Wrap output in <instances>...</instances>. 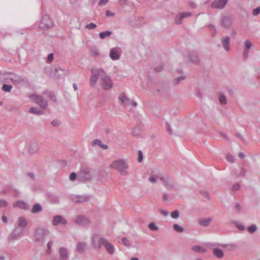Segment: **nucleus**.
<instances>
[{
	"mask_svg": "<svg viewBox=\"0 0 260 260\" xmlns=\"http://www.w3.org/2000/svg\"><path fill=\"white\" fill-rule=\"evenodd\" d=\"M248 53H249V50L244 49V51H243V56H244L245 60L247 59V58L248 57Z\"/></svg>",
	"mask_w": 260,
	"mask_h": 260,
	"instance_id": "obj_63",
	"label": "nucleus"
},
{
	"mask_svg": "<svg viewBox=\"0 0 260 260\" xmlns=\"http://www.w3.org/2000/svg\"><path fill=\"white\" fill-rule=\"evenodd\" d=\"M222 25L224 27H228L231 25V19L229 17L224 16L222 19Z\"/></svg>",
	"mask_w": 260,
	"mask_h": 260,
	"instance_id": "obj_31",
	"label": "nucleus"
},
{
	"mask_svg": "<svg viewBox=\"0 0 260 260\" xmlns=\"http://www.w3.org/2000/svg\"><path fill=\"white\" fill-rule=\"evenodd\" d=\"M90 196L87 195H73L71 197L72 201L76 203L81 204L88 201Z\"/></svg>",
	"mask_w": 260,
	"mask_h": 260,
	"instance_id": "obj_9",
	"label": "nucleus"
},
{
	"mask_svg": "<svg viewBox=\"0 0 260 260\" xmlns=\"http://www.w3.org/2000/svg\"><path fill=\"white\" fill-rule=\"evenodd\" d=\"M12 86L11 85H8L6 84H3L2 85V89L5 92H9L11 91Z\"/></svg>",
	"mask_w": 260,
	"mask_h": 260,
	"instance_id": "obj_37",
	"label": "nucleus"
},
{
	"mask_svg": "<svg viewBox=\"0 0 260 260\" xmlns=\"http://www.w3.org/2000/svg\"><path fill=\"white\" fill-rule=\"evenodd\" d=\"M22 234L23 229L16 227L9 235L8 243H13L14 241L18 240Z\"/></svg>",
	"mask_w": 260,
	"mask_h": 260,
	"instance_id": "obj_2",
	"label": "nucleus"
},
{
	"mask_svg": "<svg viewBox=\"0 0 260 260\" xmlns=\"http://www.w3.org/2000/svg\"><path fill=\"white\" fill-rule=\"evenodd\" d=\"M29 112L37 115H42L44 114V111L42 110H38V108L31 107L29 110Z\"/></svg>",
	"mask_w": 260,
	"mask_h": 260,
	"instance_id": "obj_30",
	"label": "nucleus"
},
{
	"mask_svg": "<svg viewBox=\"0 0 260 260\" xmlns=\"http://www.w3.org/2000/svg\"><path fill=\"white\" fill-rule=\"evenodd\" d=\"M59 254L62 260H66L68 256V250L66 248L61 247L59 249Z\"/></svg>",
	"mask_w": 260,
	"mask_h": 260,
	"instance_id": "obj_26",
	"label": "nucleus"
},
{
	"mask_svg": "<svg viewBox=\"0 0 260 260\" xmlns=\"http://www.w3.org/2000/svg\"><path fill=\"white\" fill-rule=\"evenodd\" d=\"M14 207H17L23 210H29L30 209V206L22 200H18L16 201L14 205Z\"/></svg>",
	"mask_w": 260,
	"mask_h": 260,
	"instance_id": "obj_15",
	"label": "nucleus"
},
{
	"mask_svg": "<svg viewBox=\"0 0 260 260\" xmlns=\"http://www.w3.org/2000/svg\"><path fill=\"white\" fill-rule=\"evenodd\" d=\"M233 223L235 225L237 228L240 231H243L245 230V226L242 224H239L236 221H234Z\"/></svg>",
	"mask_w": 260,
	"mask_h": 260,
	"instance_id": "obj_49",
	"label": "nucleus"
},
{
	"mask_svg": "<svg viewBox=\"0 0 260 260\" xmlns=\"http://www.w3.org/2000/svg\"><path fill=\"white\" fill-rule=\"evenodd\" d=\"M121 49L118 47L112 48L110 51V57L113 60H118L120 58Z\"/></svg>",
	"mask_w": 260,
	"mask_h": 260,
	"instance_id": "obj_13",
	"label": "nucleus"
},
{
	"mask_svg": "<svg viewBox=\"0 0 260 260\" xmlns=\"http://www.w3.org/2000/svg\"><path fill=\"white\" fill-rule=\"evenodd\" d=\"M78 179L81 181H87L91 179L90 169L88 168L82 167L78 175Z\"/></svg>",
	"mask_w": 260,
	"mask_h": 260,
	"instance_id": "obj_5",
	"label": "nucleus"
},
{
	"mask_svg": "<svg viewBox=\"0 0 260 260\" xmlns=\"http://www.w3.org/2000/svg\"><path fill=\"white\" fill-rule=\"evenodd\" d=\"M98 73L103 81L110 78L103 69H98Z\"/></svg>",
	"mask_w": 260,
	"mask_h": 260,
	"instance_id": "obj_25",
	"label": "nucleus"
},
{
	"mask_svg": "<svg viewBox=\"0 0 260 260\" xmlns=\"http://www.w3.org/2000/svg\"><path fill=\"white\" fill-rule=\"evenodd\" d=\"M230 38L229 37H225L221 39V43L224 49L228 51L230 50Z\"/></svg>",
	"mask_w": 260,
	"mask_h": 260,
	"instance_id": "obj_18",
	"label": "nucleus"
},
{
	"mask_svg": "<svg viewBox=\"0 0 260 260\" xmlns=\"http://www.w3.org/2000/svg\"><path fill=\"white\" fill-rule=\"evenodd\" d=\"M240 188V184L239 183L234 184L232 187L233 190H238Z\"/></svg>",
	"mask_w": 260,
	"mask_h": 260,
	"instance_id": "obj_64",
	"label": "nucleus"
},
{
	"mask_svg": "<svg viewBox=\"0 0 260 260\" xmlns=\"http://www.w3.org/2000/svg\"><path fill=\"white\" fill-rule=\"evenodd\" d=\"M128 166L123 159H119L114 161L111 165V168L116 169L122 176L128 175V172L126 170L128 168Z\"/></svg>",
	"mask_w": 260,
	"mask_h": 260,
	"instance_id": "obj_1",
	"label": "nucleus"
},
{
	"mask_svg": "<svg viewBox=\"0 0 260 260\" xmlns=\"http://www.w3.org/2000/svg\"><path fill=\"white\" fill-rule=\"evenodd\" d=\"M92 245L94 247L100 249L102 245H104L106 239L103 238H100L98 235H95L92 236Z\"/></svg>",
	"mask_w": 260,
	"mask_h": 260,
	"instance_id": "obj_8",
	"label": "nucleus"
},
{
	"mask_svg": "<svg viewBox=\"0 0 260 260\" xmlns=\"http://www.w3.org/2000/svg\"><path fill=\"white\" fill-rule=\"evenodd\" d=\"M160 181L163 182L164 186L168 190H173L174 188V181L169 176L166 175L159 178Z\"/></svg>",
	"mask_w": 260,
	"mask_h": 260,
	"instance_id": "obj_7",
	"label": "nucleus"
},
{
	"mask_svg": "<svg viewBox=\"0 0 260 260\" xmlns=\"http://www.w3.org/2000/svg\"><path fill=\"white\" fill-rule=\"evenodd\" d=\"M76 177H77L76 173H75V172H72L70 175L69 178H70V180H71V181H75L76 178Z\"/></svg>",
	"mask_w": 260,
	"mask_h": 260,
	"instance_id": "obj_56",
	"label": "nucleus"
},
{
	"mask_svg": "<svg viewBox=\"0 0 260 260\" xmlns=\"http://www.w3.org/2000/svg\"><path fill=\"white\" fill-rule=\"evenodd\" d=\"M171 216L174 219H177L179 217V212L177 210H175L171 212Z\"/></svg>",
	"mask_w": 260,
	"mask_h": 260,
	"instance_id": "obj_45",
	"label": "nucleus"
},
{
	"mask_svg": "<svg viewBox=\"0 0 260 260\" xmlns=\"http://www.w3.org/2000/svg\"><path fill=\"white\" fill-rule=\"evenodd\" d=\"M257 230V226L255 224H251L247 227V231L251 234L255 233Z\"/></svg>",
	"mask_w": 260,
	"mask_h": 260,
	"instance_id": "obj_41",
	"label": "nucleus"
},
{
	"mask_svg": "<svg viewBox=\"0 0 260 260\" xmlns=\"http://www.w3.org/2000/svg\"><path fill=\"white\" fill-rule=\"evenodd\" d=\"M42 210L43 209L41 205L39 203H36L33 205L31 212L33 214H36L41 212Z\"/></svg>",
	"mask_w": 260,
	"mask_h": 260,
	"instance_id": "obj_22",
	"label": "nucleus"
},
{
	"mask_svg": "<svg viewBox=\"0 0 260 260\" xmlns=\"http://www.w3.org/2000/svg\"><path fill=\"white\" fill-rule=\"evenodd\" d=\"M148 228L153 231H157L158 230V226L153 222H151L148 224Z\"/></svg>",
	"mask_w": 260,
	"mask_h": 260,
	"instance_id": "obj_43",
	"label": "nucleus"
},
{
	"mask_svg": "<svg viewBox=\"0 0 260 260\" xmlns=\"http://www.w3.org/2000/svg\"><path fill=\"white\" fill-rule=\"evenodd\" d=\"M108 2V0H100L99 2L98 5L100 7H102L105 5H106Z\"/></svg>",
	"mask_w": 260,
	"mask_h": 260,
	"instance_id": "obj_62",
	"label": "nucleus"
},
{
	"mask_svg": "<svg viewBox=\"0 0 260 260\" xmlns=\"http://www.w3.org/2000/svg\"><path fill=\"white\" fill-rule=\"evenodd\" d=\"M186 77L184 75L180 76V77H177L174 79L173 81V85H176L179 84L181 81L184 80Z\"/></svg>",
	"mask_w": 260,
	"mask_h": 260,
	"instance_id": "obj_36",
	"label": "nucleus"
},
{
	"mask_svg": "<svg viewBox=\"0 0 260 260\" xmlns=\"http://www.w3.org/2000/svg\"><path fill=\"white\" fill-rule=\"evenodd\" d=\"M53 26V22L51 19L49 15H44L40 23L39 27L43 29H48L51 28Z\"/></svg>",
	"mask_w": 260,
	"mask_h": 260,
	"instance_id": "obj_4",
	"label": "nucleus"
},
{
	"mask_svg": "<svg viewBox=\"0 0 260 260\" xmlns=\"http://www.w3.org/2000/svg\"><path fill=\"white\" fill-rule=\"evenodd\" d=\"M163 68V66L162 64H160L155 68V71L156 72H160L162 70Z\"/></svg>",
	"mask_w": 260,
	"mask_h": 260,
	"instance_id": "obj_60",
	"label": "nucleus"
},
{
	"mask_svg": "<svg viewBox=\"0 0 260 260\" xmlns=\"http://www.w3.org/2000/svg\"><path fill=\"white\" fill-rule=\"evenodd\" d=\"M52 222L54 226H56L59 224L65 225L68 223L67 220L61 215L54 216Z\"/></svg>",
	"mask_w": 260,
	"mask_h": 260,
	"instance_id": "obj_14",
	"label": "nucleus"
},
{
	"mask_svg": "<svg viewBox=\"0 0 260 260\" xmlns=\"http://www.w3.org/2000/svg\"><path fill=\"white\" fill-rule=\"evenodd\" d=\"M166 126H167V131L171 134V135H172L173 134V132H172V129L171 128V125L170 124L168 123V122H167L166 123Z\"/></svg>",
	"mask_w": 260,
	"mask_h": 260,
	"instance_id": "obj_61",
	"label": "nucleus"
},
{
	"mask_svg": "<svg viewBox=\"0 0 260 260\" xmlns=\"http://www.w3.org/2000/svg\"><path fill=\"white\" fill-rule=\"evenodd\" d=\"M112 34V32L109 30L101 32L99 34L100 38L101 39H104L106 37L110 36Z\"/></svg>",
	"mask_w": 260,
	"mask_h": 260,
	"instance_id": "obj_35",
	"label": "nucleus"
},
{
	"mask_svg": "<svg viewBox=\"0 0 260 260\" xmlns=\"http://www.w3.org/2000/svg\"><path fill=\"white\" fill-rule=\"evenodd\" d=\"M190 62L193 64H198L200 62V59L197 53L190 52L188 56Z\"/></svg>",
	"mask_w": 260,
	"mask_h": 260,
	"instance_id": "obj_17",
	"label": "nucleus"
},
{
	"mask_svg": "<svg viewBox=\"0 0 260 260\" xmlns=\"http://www.w3.org/2000/svg\"><path fill=\"white\" fill-rule=\"evenodd\" d=\"M228 0H216L211 4V7L212 9H222L227 4Z\"/></svg>",
	"mask_w": 260,
	"mask_h": 260,
	"instance_id": "obj_11",
	"label": "nucleus"
},
{
	"mask_svg": "<svg viewBox=\"0 0 260 260\" xmlns=\"http://www.w3.org/2000/svg\"><path fill=\"white\" fill-rule=\"evenodd\" d=\"M59 71H62L63 72V75H65L68 74V71L64 70H62L59 67H55L54 70V73L55 75V76H57V77H59V76H60V74L57 75V74L58 73Z\"/></svg>",
	"mask_w": 260,
	"mask_h": 260,
	"instance_id": "obj_39",
	"label": "nucleus"
},
{
	"mask_svg": "<svg viewBox=\"0 0 260 260\" xmlns=\"http://www.w3.org/2000/svg\"><path fill=\"white\" fill-rule=\"evenodd\" d=\"M173 228L175 231L178 233H182L184 231V228L180 226L179 224L176 223L173 225Z\"/></svg>",
	"mask_w": 260,
	"mask_h": 260,
	"instance_id": "obj_40",
	"label": "nucleus"
},
{
	"mask_svg": "<svg viewBox=\"0 0 260 260\" xmlns=\"http://www.w3.org/2000/svg\"><path fill=\"white\" fill-rule=\"evenodd\" d=\"M92 145H98L101 148H102L105 150H107L108 148V147L107 145L103 144L102 141L99 139H95L93 141Z\"/></svg>",
	"mask_w": 260,
	"mask_h": 260,
	"instance_id": "obj_29",
	"label": "nucleus"
},
{
	"mask_svg": "<svg viewBox=\"0 0 260 260\" xmlns=\"http://www.w3.org/2000/svg\"><path fill=\"white\" fill-rule=\"evenodd\" d=\"M61 124V122L60 121L58 120H53L51 122V124L54 126H58Z\"/></svg>",
	"mask_w": 260,
	"mask_h": 260,
	"instance_id": "obj_57",
	"label": "nucleus"
},
{
	"mask_svg": "<svg viewBox=\"0 0 260 260\" xmlns=\"http://www.w3.org/2000/svg\"><path fill=\"white\" fill-rule=\"evenodd\" d=\"M208 28L210 29V30L213 32V35H215L216 33V28L215 26L212 24H209L208 25Z\"/></svg>",
	"mask_w": 260,
	"mask_h": 260,
	"instance_id": "obj_54",
	"label": "nucleus"
},
{
	"mask_svg": "<svg viewBox=\"0 0 260 260\" xmlns=\"http://www.w3.org/2000/svg\"><path fill=\"white\" fill-rule=\"evenodd\" d=\"M121 242H122V243L125 246H129L130 245L129 241L126 238H125V237L122 238L121 239Z\"/></svg>",
	"mask_w": 260,
	"mask_h": 260,
	"instance_id": "obj_50",
	"label": "nucleus"
},
{
	"mask_svg": "<svg viewBox=\"0 0 260 260\" xmlns=\"http://www.w3.org/2000/svg\"><path fill=\"white\" fill-rule=\"evenodd\" d=\"M49 234V231L48 230L42 228H38L35 233L36 240L40 242L43 240Z\"/></svg>",
	"mask_w": 260,
	"mask_h": 260,
	"instance_id": "obj_6",
	"label": "nucleus"
},
{
	"mask_svg": "<svg viewBox=\"0 0 260 260\" xmlns=\"http://www.w3.org/2000/svg\"><path fill=\"white\" fill-rule=\"evenodd\" d=\"M245 45V49L249 50L252 46L251 43L249 40H247L245 41L244 43Z\"/></svg>",
	"mask_w": 260,
	"mask_h": 260,
	"instance_id": "obj_47",
	"label": "nucleus"
},
{
	"mask_svg": "<svg viewBox=\"0 0 260 260\" xmlns=\"http://www.w3.org/2000/svg\"><path fill=\"white\" fill-rule=\"evenodd\" d=\"M8 204L7 202L4 200H0V207H6Z\"/></svg>",
	"mask_w": 260,
	"mask_h": 260,
	"instance_id": "obj_59",
	"label": "nucleus"
},
{
	"mask_svg": "<svg viewBox=\"0 0 260 260\" xmlns=\"http://www.w3.org/2000/svg\"><path fill=\"white\" fill-rule=\"evenodd\" d=\"M27 224V220L24 217H20L18 218V223L17 227L23 230V229L26 226Z\"/></svg>",
	"mask_w": 260,
	"mask_h": 260,
	"instance_id": "obj_20",
	"label": "nucleus"
},
{
	"mask_svg": "<svg viewBox=\"0 0 260 260\" xmlns=\"http://www.w3.org/2000/svg\"><path fill=\"white\" fill-rule=\"evenodd\" d=\"M192 250L198 253H204L206 251V249L203 247L199 245L193 246Z\"/></svg>",
	"mask_w": 260,
	"mask_h": 260,
	"instance_id": "obj_32",
	"label": "nucleus"
},
{
	"mask_svg": "<svg viewBox=\"0 0 260 260\" xmlns=\"http://www.w3.org/2000/svg\"><path fill=\"white\" fill-rule=\"evenodd\" d=\"M246 173V169L244 167H242L241 169L240 174H239V176L241 177H244L245 176Z\"/></svg>",
	"mask_w": 260,
	"mask_h": 260,
	"instance_id": "obj_53",
	"label": "nucleus"
},
{
	"mask_svg": "<svg viewBox=\"0 0 260 260\" xmlns=\"http://www.w3.org/2000/svg\"><path fill=\"white\" fill-rule=\"evenodd\" d=\"M119 99L121 101L122 104L125 105H128L130 102V100L125 96L124 93H120L119 96Z\"/></svg>",
	"mask_w": 260,
	"mask_h": 260,
	"instance_id": "obj_27",
	"label": "nucleus"
},
{
	"mask_svg": "<svg viewBox=\"0 0 260 260\" xmlns=\"http://www.w3.org/2000/svg\"><path fill=\"white\" fill-rule=\"evenodd\" d=\"M96 25L93 23H90L86 25L85 27L89 29H93L96 27Z\"/></svg>",
	"mask_w": 260,
	"mask_h": 260,
	"instance_id": "obj_52",
	"label": "nucleus"
},
{
	"mask_svg": "<svg viewBox=\"0 0 260 260\" xmlns=\"http://www.w3.org/2000/svg\"><path fill=\"white\" fill-rule=\"evenodd\" d=\"M183 16H182L180 14L177 15L175 18V22L177 24H180L182 23Z\"/></svg>",
	"mask_w": 260,
	"mask_h": 260,
	"instance_id": "obj_44",
	"label": "nucleus"
},
{
	"mask_svg": "<svg viewBox=\"0 0 260 260\" xmlns=\"http://www.w3.org/2000/svg\"><path fill=\"white\" fill-rule=\"evenodd\" d=\"M220 246L228 250H236L237 248V246L234 244H220Z\"/></svg>",
	"mask_w": 260,
	"mask_h": 260,
	"instance_id": "obj_33",
	"label": "nucleus"
},
{
	"mask_svg": "<svg viewBox=\"0 0 260 260\" xmlns=\"http://www.w3.org/2000/svg\"><path fill=\"white\" fill-rule=\"evenodd\" d=\"M44 94H46L47 97L50 98L53 102H55L56 101V97L53 92L46 91L44 92Z\"/></svg>",
	"mask_w": 260,
	"mask_h": 260,
	"instance_id": "obj_34",
	"label": "nucleus"
},
{
	"mask_svg": "<svg viewBox=\"0 0 260 260\" xmlns=\"http://www.w3.org/2000/svg\"><path fill=\"white\" fill-rule=\"evenodd\" d=\"M90 51L91 52V54L93 55L94 57L97 56L99 55V52L95 46H92L90 48Z\"/></svg>",
	"mask_w": 260,
	"mask_h": 260,
	"instance_id": "obj_38",
	"label": "nucleus"
},
{
	"mask_svg": "<svg viewBox=\"0 0 260 260\" xmlns=\"http://www.w3.org/2000/svg\"><path fill=\"white\" fill-rule=\"evenodd\" d=\"M104 246L105 247L107 251L110 254H112L114 252V248L113 245L108 243L106 240Z\"/></svg>",
	"mask_w": 260,
	"mask_h": 260,
	"instance_id": "obj_24",
	"label": "nucleus"
},
{
	"mask_svg": "<svg viewBox=\"0 0 260 260\" xmlns=\"http://www.w3.org/2000/svg\"><path fill=\"white\" fill-rule=\"evenodd\" d=\"M200 193L202 196H203L205 198H207L208 199H209V196L207 192L204 190H201L200 191Z\"/></svg>",
	"mask_w": 260,
	"mask_h": 260,
	"instance_id": "obj_58",
	"label": "nucleus"
},
{
	"mask_svg": "<svg viewBox=\"0 0 260 260\" xmlns=\"http://www.w3.org/2000/svg\"><path fill=\"white\" fill-rule=\"evenodd\" d=\"M212 219L211 218L201 219L199 220V224L204 227H207L209 225Z\"/></svg>",
	"mask_w": 260,
	"mask_h": 260,
	"instance_id": "obj_28",
	"label": "nucleus"
},
{
	"mask_svg": "<svg viewBox=\"0 0 260 260\" xmlns=\"http://www.w3.org/2000/svg\"><path fill=\"white\" fill-rule=\"evenodd\" d=\"M31 97L32 98L34 102L39 105L41 108L43 109L47 108L48 102L44 97L36 94H31Z\"/></svg>",
	"mask_w": 260,
	"mask_h": 260,
	"instance_id": "obj_3",
	"label": "nucleus"
},
{
	"mask_svg": "<svg viewBox=\"0 0 260 260\" xmlns=\"http://www.w3.org/2000/svg\"><path fill=\"white\" fill-rule=\"evenodd\" d=\"M87 244L85 242H79L76 244V250L77 252L82 253L84 252L87 248Z\"/></svg>",
	"mask_w": 260,
	"mask_h": 260,
	"instance_id": "obj_16",
	"label": "nucleus"
},
{
	"mask_svg": "<svg viewBox=\"0 0 260 260\" xmlns=\"http://www.w3.org/2000/svg\"><path fill=\"white\" fill-rule=\"evenodd\" d=\"M103 81V83H102V86L105 90H109L112 87L113 83L110 78L105 80Z\"/></svg>",
	"mask_w": 260,
	"mask_h": 260,
	"instance_id": "obj_19",
	"label": "nucleus"
},
{
	"mask_svg": "<svg viewBox=\"0 0 260 260\" xmlns=\"http://www.w3.org/2000/svg\"><path fill=\"white\" fill-rule=\"evenodd\" d=\"M75 222L80 226H86L90 224V220L83 215H78Z\"/></svg>",
	"mask_w": 260,
	"mask_h": 260,
	"instance_id": "obj_12",
	"label": "nucleus"
},
{
	"mask_svg": "<svg viewBox=\"0 0 260 260\" xmlns=\"http://www.w3.org/2000/svg\"><path fill=\"white\" fill-rule=\"evenodd\" d=\"M119 3L120 5L123 6V5H127V6H131L133 5L132 2H129L128 0H119Z\"/></svg>",
	"mask_w": 260,
	"mask_h": 260,
	"instance_id": "obj_46",
	"label": "nucleus"
},
{
	"mask_svg": "<svg viewBox=\"0 0 260 260\" xmlns=\"http://www.w3.org/2000/svg\"><path fill=\"white\" fill-rule=\"evenodd\" d=\"M38 149V144L36 142H31L29 146L28 152L30 154L35 153Z\"/></svg>",
	"mask_w": 260,
	"mask_h": 260,
	"instance_id": "obj_21",
	"label": "nucleus"
},
{
	"mask_svg": "<svg viewBox=\"0 0 260 260\" xmlns=\"http://www.w3.org/2000/svg\"><path fill=\"white\" fill-rule=\"evenodd\" d=\"M252 13L254 16H257L260 13V7L253 9Z\"/></svg>",
	"mask_w": 260,
	"mask_h": 260,
	"instance_id": "obj_51",
	"label": "nucleus"
},
{
	"mask_svg": "<svg viewBox=\"0 0 260 260\" xmlns=\"http://www.w3.org/2000/svg\"><path fill=\"white\" fill-rule=\"evenodd\" d=\"M143 158V156L142 151L141 150H139L138 151V162H142Z\"/></svg>",
	"mask_w": 260,
	"mask_h": 260,
	"instance_id": "obj_55",
	"label": "nucleus"
},
{
	"mask_svg": "<svg viewBox=\"0 0 260 260\" xmlns=\"http://www.w3.org/2000/svg\"><path fill=\"white\" fill-rule=\"evenodd\" d=\"M99 74L98 73V68L93 67L91 69V75L90 77V85L93 87L99 78Z\"/></svg>",
	"mask_w": 260,
	"mask_h": 260,
	"instance_id": "obj_10",
	"label": "nucleus"
},
{
	"mask_svg": "<svg viewBox=\"0 0 260 260\" xmlns=\"http://www.w3.org/2000/svg\"><path fill=\"white\" fill-rule=\"evenodd\" d=\"M226 159L231 162H234L235 161L234 157L231 154L228 153L226 155Z\"/></svg>",
	"mask_w": 260,
	"mask_h": 260,
	"instance_id": "obj_48",
	"label": "nucleus"
},
{
	"mask_svg": "<svg viewBox=\"0 0 260 260\" xmlns=\"http://www.w3.org/2000/svg\"><path fill=\"white\" fill-rule=\"evenodd\" d=\"M219 101L221 104L222 105H226L227 103V100L226 96L224 95V94H220L219 98Z\"/></svg>",
	"mask_w": 260,
	"mask_h": 260,
	"instance_id": "obj_42",
	"label": "nucleus"
},
{
	"mask_svg": "<svg viewBox=\"0 0 260 260\" xmlns=\"http://www.w3.org/2000/svg\"><path fill=\"white\" fill-rule=\"evenodd\" d=\"M213 254L217 258H221L223 256V251L218 248H214L213 249Z\"/></svg>",
	"mask_w": 260,
	"mask_h": 260,
	"instance_id": "obj_23",
	"label": "nucleus"
}]
</instances>
